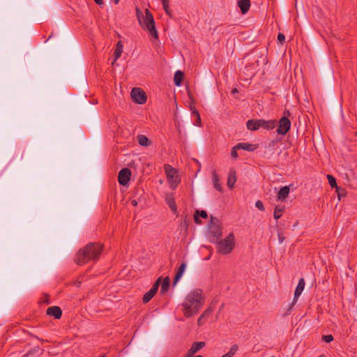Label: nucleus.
Returning <instances> with one entry per match:
<instances>
[{
    "mask_svg": "<svg viewBox=\"0 0 357 357\" xmlns=\"http://www.w3.org/2000/svg\"><path fill=\"white\" fill-rule=\"evenodd\" d=\"M130 96L132 100L137 104H144L146 102V95L145 92L140 88H133Z\"/></svg>",
    "mask_w": 357,
    "mask_h": 357,
    "instance_id": "6",
    "label": "nucleus"
},
{
    "mask_svg": "<svg viewBox=\"0 0 357 357\" xmlns=\"http://www.w3.org/2000/svg\"><path fill=\"white\" fill-rule=\"evenodd\" d=\"M305 284V280L303 278H301L299 280V282L297 284V287H296L295 292H294V296L292 305H294L297 302V300L298 299L299 296H301V294H302V292L304 289Z\"/></svg>",
    "mask_w": 357,
    "mask_h": 357,
    "instance_id": "11",
    "label": "nucleus"
},
{
    "mask_svg": "<svg viewBox=\"0 0 357 357\" xmlns=\"http://www.w3.org/2000/svg\"><path fill=\"white\" fill-rule=\"evenodd\" d=\"M283 211H284L283 207L275 206L274 213H273L274 218L275 220H278L281 217Z\"/></svg>",
    "mask_w": 357,
    "mask_h": 357,
    "instance_id": "29",
    "label": "nucleus"
},
{
    "mask_svg": "<svg viewBox=\"0 0 357 357\" xmlns=\"http://www.w3.org/2000/svg\"><path fill=\"white\" fill-rule=\"evenodd\" d=\"M99 357H105V356L104 355L103 356H100Z\"/></svg>",
    "mask_w": 357,
    "mask_h": 357,
    "instance_id": "49",
    "label": "nucleus"
},
{
    "mask_svg": "<svg viewBox=\"0 0 357 357\" xmlns=\"http://www.w3.org/2000/svg\"><path fill=\"white\" fill-rule=\"evenodd\" d=\"M165 202L172 212L175 213L177 211L176 204L174 201V197L172 194H168L165 197Z\"/></svg>",
    "mask_w": 357,
    "mask_h": 357,
    "instance_id": "15",
    "label": "nucleus"
},
{
    "mask_svg": "<svg viewBox=\"0 0 357 357\" xmlns=\"http://www.w3.org/2000/svg\"><path fill=\"white\" fill-rule=\"evenodd\" d=\"M162 3L166 14L171 16V10L169 8V0H162Z\"/></svg>",
    "mask_w": 357,
    "mask_h": 357,
    "instance_id": "31",
    "label": "nucleus"
},
{
    "mask_svg": "<svg viewBox=\"0 0 357 357\" xmlns=\"http://www.w3.org/2000/svg\"><path fill=\"white\" fill-rule=\"evenodd\" d=\"M204 342H194L191 347L190 348L189 351H190V354H195L197 352H198L200 349H202L205 346Z\"/></svg>",
    "mask_w": 357,
    "mask_h": 357,
    "instance_id": "21",
    "label": "nucleus"
},
{
    "mask_svg": "<svg viewBox=\"0 0 357 357\" xmlns=\"http://www.w3.org/2000/svg\"><path fill=\"white\" fill-rule=\"evenodd\" d=\"M260 128H263L266 130H272L275 127L276 121L275 120L266 121L264 119H259Z\"/></svg>",
    "mask_w": 357,
    "mask_h": 357,
    "instance_id": "14",
    "label": "nucleus"
},
{
    "mask_svg": "<svg viewBox=\"0 0 357 357\" xmlns=\"http://www.w3.org/2000/svg\"><path fill=\"white\" fill-rule=\"evenodd\" d=\"M238 349V347L237 344H233L230 347L229 351L227 354L222 356L221 357H234V356L237 352Z\"/></svg>",
    "mask_w": 357,
    "mask_h": 357,
    "instance_id": "28",
    "label": "nucleus"
},
{
    "mask_svg": "<svg viewBox=\"0 0 357 357\" xmlns=\"http://www.w3.org/2000/svg\"><path fill=\"white\" fill-rule=\"evenodd\" d=\"M289 192L290 188L289 186L286 185L281 188L277 195L278 199L280 201H284L288 197Z\"/></svg>",
    "mask_w": 357,
    "mask_h": 357,
    "instance_id": "16",
    "label": "nucleus"
},
{
    "mask_svg": "<svg viewBox=\"0 0 357 357\" xmlns=\"http://www.w3.org/2000/svg\"><path fill=\"white\" fill-rule=\"evenodd\" d=\"M231 93H232L233 94L238 93V89H236V88H235V89H232V91H231Z\"/></svg>",
    "mask_w": 357,
    "mask_h": 357,
    "instance_id": "43",
    "label": "nucleus"
},
{
    "mask_svg": "<svg viewBox=\"0 0 357 357\" xmlns=\"http://www.w3.org/2000/svg\"><path fill=\"white\" fill-rule=\"evenodd\" d=\"M184 75L182 71L177 70L174 74V81L176 86H179L181 84Z\"/></svg>",
    "mask_w": 357,
    "mask_h": 357,
    "instance_id": "24",
    "label": "nucleus"
},
{
    "mask_svg": "<svg viewBox=\"0 0 357 357\" xmlns=\"http://www.w3.org/2000/svg\"><path fill=\"white\" fill-rule=\"evenodd\" d=\"M238 6L241 9L243 14H245L250 9V0H239Z\"/></svg>",
    "mask_w": 357,
    "mask_h": 357,
    "instance_id": "18",
    "label": "nucleus"
},
{
    "mask_svg": "<svg viewBox=\"0 0 357 357\" xmlns=\"http://www.w3.org/2000/svg\"><path fill=\"white\" fill-rule=\"evenodd\" d=\"M192 114L198 119V124H201V118L198 111L194 107H190Z\"/></svg>",
    "mask_w": 357,
    "mask_h": 357,
    "instance_id": "32",
    "label": "nucleus"
},
{
    "mask_svg": "<svg viewBox=\"0 0 357 357\" xmlns=\"http://www.w3.org/2000/svg\"><path fill=\"white\" fill-rule=\"evenodd\" d=\"M239 150L238 148H236V146H234L231 151V155L233 158H238V153L237 151Z\"/></svg>",
    "mask_w": 357,
    "mask_h": 357,
    "instance_id": "36",
    "label": "nucleus"
},
{
    "mask_svg": "<svg viewBox=\"0 0 357 357\" xmlns=\"http://www.w3.org/2000/svg\"><path fill=\"white\" fill-rule=\"evenodd\" d=\"M169 277H166L165 278V279L163 280L162 284H161V289H160V293L161 294H165L168 289H169Z\"/></svg>",
    "mask_w": 357,
    "mask_h": 357,
    "instance_id": "26",
    "label": "nucleus"
},
{
    "mask_svg": "<svg viewBox=\"0 0 357 357\" xmlns=\"http://www.w3.org/2000/svg\"><path fill=\"white\" fill-rule=\"evenodd\" d=\"M337 193H338V197H340V192H338ZM338 199H340V197H338Z\"/></svg>",
    "mask_w": 357,
    "mask_h": 357,
    "instance_id": "45",
    "label": "nucleus"
},
{
    "mask_svg": "<svg viewBox=\"0 0 357 357\" xmlns=\"http://www.w3.org/2000/svg\"><path fill=\"white\" fill-rule=\"evenodd\" d=\"M131 204L133 206H136L137 205V201L136 199H132L131 200Z\"/></svg>",
    "mask_w": 357,
    "mask_h": 357,
    "instance_id": "40",
    "label": "nucleus"
},
{
    "mask_svg": "<svg viewBox=\"0 0 357 357\" xmlns=\"http://www.w3.org/2000/svg\"><path fill=\"white\" fill-rule=\"evenodd\" d=\"M167 181L172 189H175L180 182L176 170L169 165H165Z\"/></svg>",
    "mask_w": 357,
    "mask_h": 357,
    "instance_id": "5",
    "label": "nucleus"
},
{
    "mask_svg": "<svg viewBox=\"0 0 357 357\" xmlns=\"http://www.w3.org/2000/svg\"><path fill=\"white\" fill-rule=\"evenodd\" d=\"M46 313L55 319H60L62 315L61 309L58 306H52L47 309Z\"/></svg>",
    "mask_w": 357,
    "mask_h": 357,
    "instance_id": "12",
    "label": "nucleus"
},
{
    "mask_svg": "<svg viewBox=\"0 0 357 357\" xmlns=\"http://www.w3.org/2000/svg\"><path fill=\"white\" fill-rule=\"evenodd\" d=\"M199 217H202V218H206L208 217L206 211L197 210L195 212L193 218H194V221L197 224H200L201 223V221L199 220Z\"/></svg>",
    "mask_w": 357,
    "mask_h": 357,
    "instance_id": "23",
    "label": "nucleus"
},
{
    "mask_svg": "<svg viewBox=\"0 0 357 357\" xmlns=\"http://www.w3.org/2000/svg\"><path fill=\"white\" fill-rule=\"evenodd\" d=\"M195 357H204V356H201V355H198V356H196Z\"/></svg>",
    "mask_w": 357,
    "mask_h": 357,
    "instance_id": "46",
    "label": "nucleus"
},
{
    "mask_svg": "<svg viewBox=\"0 0 357 357\" xmlns=\"http://www.w3.org/2000/svg\"><path fill=\"white\" fill-rule=\"evenodd\" d=\"M212 181L213 187L219 192H222V187L221 185V183L220 182V179L218 177V175L217 174L216 172L214 170L212 172Z\"/></svg>",
    "mask_w": 357,
    "mask_h": 357,
    "instance_id": "17",
    "label": "nucleus"
},
{
    "mask_svg": "<svg viewBox=\"0 0 357 357\" xmlns=\"http://www.w3.org/2000/svg\"><path fill=\"white\" fill-rule=\"evenodd\" d=\"M215 243H217L218 252L222 255L229 254L234 247V236L232 233H230L225 239L215 241Z\"/></svg>",
    "mask_w": 357,
    "mask_h": 357,
    "instance_id": "4",
    "label": "nucleus"
},
{
    "mask_svg": "<svg viewBox=\"0 0 357 357\" xmlns=\"http://www.w3.org/2000/svg\"><path fill=\"white\" fill-rule=\"evenodd\" d=\"M102 248V245L100 243H90L77 252L75 261L79 265H82L89 261L97 260Z\"/></svg>",
    "mask_w": 357,
    "mask_h": 357,
    "instance_id": "2",
    "label": "nucleus"
},
{
    "mask_svg": "<svg viewBox=\"0 0 357 357\" xmlns=\"http://www.w3.org/2000/svg\"><path fill=\"white\" fill-rule=\"evenodd\" d=\"M115 3L117 4L119 3V0H115Z\"/></svg>",
    "mask_w": 357,
    "mask_h": 357,
    "instance_id": "47",
    "label": "nucleus"
},
{
    "mask_svg": "<svg viewBox=\"0 0 357 357\" xmlns=\"http://www.w3.org/2000/svg\"><path fill=\"white\" fill-rule=\"evenodd\" d=\"M188 225H189V221L187 220L186 218L181 225V227L184 228L185 230H187Z\"/></svg>",
    "mask_w": 357,
    "mask_h": 357,
    "instance_id": "38",
    "label": "nucleus"
},
{
    "mask_svg": "<svg viewBox=\"0 0 357 357\" xmlns=\"http://www.w3.org/2000/svg\"><path fill=\"white\" fill-rule=\"evenodd\" d=\"M322 339L326 342H331L333 340V337L332 335H323Z\"/></svg>",
    "mask_w": 357,
    "mask_h": 357,
    "instance_id": "35",
    "label": "nucleus"
},
{
    "mask_svg": "<svg viewBox=\"0 0 357 357\" xmlns=\"http://www.w3.org/2000/svg\"><path fill=\"white\" fill-rule=\"evenodd\" d=\"M236 148L248 151H253L257 149V145L248 143H238L236 145Z\"/></svg>",
    "mask_w": 357,
    "mask_h": 357,
    "instance_id": "20",
    "label": "nucleus"
},
{
    "mask_svg": "<svg viewBox=\"0 0 357 357\" xmlns=\"http://www.w3.org/2000/svg\"><path fill=\"white\" fill-rule=\"evenodd\" d=\"M255 206L259 209L261 211H264L265 210L264 207V204L262 203L261 201L260 200H258L255 203Z\"/></svg>",
    "mask_w": 357,
    "mask_h": 357,
    "instance_id": "34",
    "label": "nucleus"
},
{
    "mask_svg": "<svg viewBox=\"0 0 357 357\" xmlns=\"http://www.w3.org/2000/svg\"><path fill=\"white\" fill-rule=\"evenodd\" d=\"M139 24L142 29L146 31L151 37L155 40L158 39V33L155 28V23L152 13L149 9H146L144 15L142 16L137 13Z\"/></svg>",
    "mask_w": 357,
    "mask_h": 357,
    "instance_id": "3",
    "label": "nucleus"
},
{
    "mask_svg": "<svg viewBox=\"0 0 357 357\" xmlns=\"http://www.w3.org/2000/svg\"><path fill=\"white\" fill-rule=\"evenodd\" d=\"M284 114H286V112H285ZM287 114H289V111H287Z\"/></svg>",
    "mask_w": 357,
    "mask_h": 357,
    "instance_id": "48",
    "label": "nucleus"
},
{
    "mask_svg": "<svg viewBox=\"0 0 357 357\" xmlns=\"http://www.w3.org/2000/svg\"><path fill=\"white\" fill-rule=\"evenodd\" d=\"M259 119L254 120H248L246 123V126L250 130H257L260 128L259 126Z\"/></svg>",
    "mask_w": 357,
    "mask_h": 357,
    "instance_id": "22",
    "label": "nucleus"
},
{
    "mask_svg": "<svg viewBox=\"0 0 357 357\" xmlns=\"http://www.w3.org/2000/svg\"><path fill=\"white\" fill-rule=\"evenodd\" d=\"M195 125L196 126H201V124H198V119H197V117H196V122L195 123Z\"/></svg>",
    "mask_w": 357,
    "mask_h": 357,
    "instance_id": "44",
    "label": "nucleus"
},
{
    "mask_svg": "<svg viewBox=\"0 0 357 357\" xmlns=\"http://www.w3.org/2000/svg\"><path fill=\"white\" fill-rule=\"evenodd\" d=\"M203 319H204V317L202 315L199 317V319H197L198 325L200 326L203 324V321H202Z\"/></svg>",
    "mask_w": 357,
    "mask_h": 357,
    "instance_id": "39",
    "label": "nucleus"
},
{
    "mask_svg": "<svg viewBox=\"0 0 357 357\" xmlns=\"http://www.w3.org/2000/svg\"><path fill=\"white\" fill-rule=\"evenodd\" d=\"M279 125L277 128V132L279 135H284L290 129L291 122L289 119L286 117H282L279 121Z\"/></svg>",
    "mask_w": 357,
    "mask_h": 357,
    "instance_id": "7",
    "label": "nucleus"
},
{
    "mask_svg": "<svg viewBox=\"0 0 357 357\" xmlns=\"http://www.w3.org/2000/svg\"><path fill=\"white\" fill-rule=\"evenodd\" d=\"M213 309L211 307H209L206 310H205V311L203 312L202 316L204 318H206V317H208L209 315H211V314L213 312Z\"/></svg>",
    "mask_w": 357,
    "mask_h": 357,
    "instance_id": "33",
    "label": "nucleus"
},
{
    "mask_svg": "<svg viewBox=\"0 0 357 357\" xmlns=\"http://www.w3.org/2000/svg\"><path fill=\"white\" fill-rule=\"evenodd\" d=\"M194 354H190V351L188 350L185 357H192Z\"/></svg>",
    "mask_w": 357,
    "mask_h": 357,
    "instance_id": "42",
    "label": "nucleus"
},
{
    "mask_svg": "<svg viewBox=\"0 0 357 357\" xmlns=\"http://www.w3.org/2000/svg\"><path fill=\"white\" fill-rule=\"evenodd\" d=\"M213 220L214 218L211 217V224L209 225V232L213 238L212 242L215 243V241H218L220 238L222 231L220 226L218 224H215L213 222Z\"/></svg>",
    "mask_w": 357,
    "mask_h": 357,
    "instance_id": "8",
    "label": "nucleus"
},
{
    "mask_svg": "<svg viewBox=\"0 0 357 357\" xmlns=\"http://www.w3.org/2000/svg\"><path fill=\"white\" fill-rule=\"evenodd\" d=\"M123 52V45L121 42H119L116 45L115 51H114V60L112 63H114L121 55Z\"/></svg>",
    "mask_w": 357,
    "mask_h": 357,
    "instance_id": "25",
    "label": "nucleus"
},
{
    "mask_svg": "<svg viewBox=\"0 0 357 357\" xmlns=\"http://www.w3.org/2000/svg\"><path fill=\"white\" fill-rule=\"evenodd\" d=\"M236 181V173L234 169H230L227 177V186L231 189Z\"/></svg>",
    "mask_w": 357,
    "mask_h": 357,
    "instance_id": "13",
    "label": "nucleus"
},
{
    "mask_svg": "<svg viewBox=\"0 0 357 357\" xmlns=\"http://www.w3.org/2000/svg\"><path fill=\"white\" fill-rule=\"evenodd\" d=\"M204 302L205 297L202 290L195 289L189 292L181 304L184 316L189 318L197 314Z\"/></svg>",
    "mask_w": 357,
    "mask_h": 357,
    "instance_id": "1",
    "label": "nucleus"
},
{
    "mask_svg": "<svg viewBox=\"0 0 357 357\" xmlns=\"http://www.w3.org/2000/svg\"><path fill=\"white\" fill-rule=\"evenodd\" d=\"M130 176L131 172L128 168L122 169L119 173V183L123 185H127V183L130 181Z\"/></svg>",
    "mask_w": 357,
    "mask_h": 357,
    "instance_id": "10",
    "label": "nucleus"
},
{
    "mask_svg": "<svg viewBox=\"0 0 357 357\" xmlns=\"http://www.w3.org/2000/svg\"><path fill=\"white\" fill-rule=\"evenodd\" d=\"M318 357H324V356H318Z\"/></svg>",
    "mask_w": 357,
    "mask_h": 357,
    "instance_id": "50",
    "label": "nucleus"
},
{
    "mask_svg": "<svg viewBox=\"0 0 357 357\" xmlns=\"http://www.w3.org/2000/svg\"><path fill=\"white\" fill-rule=\"evenodd\" d=\"M138 143L143 146H148L150 145L151 142L149 139L143 135H138L137 137Z\"/></svg>",
    "mask_w": 357,
    "mask_h": 357,
    "instance_id": "27",
    "label": "nucleus"
},
{
    "mask_svg": "<svg viewBox=\"0 0 357 357\" xmlns=\"http://www.w3.org/2000/svg\"><path fill=\"white\" fill-rule=\"evenodd\" d=\"M161 278H159L154 283L151 289L146 292L143 297V302L148 303L157 293L159 286L160 284Z\"/></svg>",
    "mask_w": 357,
    "mask_h": 357,
    "instance_id": "9",
    "label": "nucleus"
},
{
    "mask_svg": "<svg viewBox=\"0 0 357 357\" xmlns=\"http://www.w3.org/2000/svg\"><path fill=\"white\" fill-rule=\"evenodd\" d=\"M185 268H186V264L185 262H183L180 265V266L176 273L175 278L174 279V285H175L179 281V280L183 275V273L185 271Z\"/></svg>",
    "mask_w": 357,
    "mask_h": 357,
    "instance_id": "19",
    "label": "nucleus"
},
{
    "mask_svg": "<svg viewBox=\"0 0 357 357\" xmlns=\"http://www.w3.org/2000/svg\"><path fill=\"white\" fill-rule=\"evenodd\" d=\"M278 41L282 44L284 42V40H285V36L283 33H279L278 35Z\"/></svg>",
    "mask_w": 357,
    "mask_h": 357,
    "instance_id": "37",
    "label": "nucleus"
},
{
    "mask_svg": "<svg viewBox=\"0 0 357 357\" xmlns=\"http://www.w3.org/2000/svg\"><path fill=\"white\" fill-rule=\"evenodd\" d=\"M94 1L98 5H102L103 3V1L102 0H94Z\"/></svg>",
    "mask_w": 357,
    "mask_h": 357,
    "instance_id": "41",
    "label": "nucleus"
},
{
    "mask_svg": "<svg viewBox=\"0 0 357 357\" xmlns=\"http://www.w3.org/2000/svg\"><path fill=\"white\" fill-rule=\"evenodd\" d=\"M328 183L332 188L335 187L337 192H339V188L337 186L335 178L332 175H327Z\"/></svg>",
    "mask_w": 357,
    "mask_h": 357,
    "instance_id": "30",
    "label": "nucleus"
}]
</instances>
